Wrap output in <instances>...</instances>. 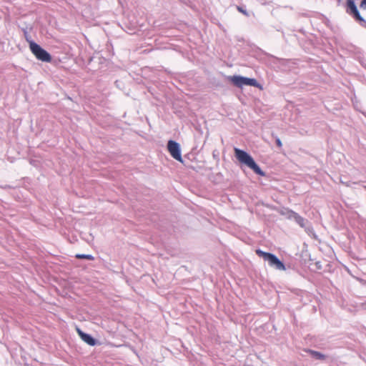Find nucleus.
I'll return each instance as SVG.
<instances>
[{"label":"nucleus","instance_id":"nucleus-1","mask_svg":"<svg viewBox=\"0 0 366 366\" xmlns=\"http://www.w3.org/2000/svg\"><path fill=\"white\" fill-rule=\"evenodd\" d=\"M234 151L235 157L240 163L252 169L257 174H259L262 177L265 176V173L260 169L252 156L249 155L247 152L238 148H234Z\"/></svg>","mask_w":366,"mask_h":366},{"label":"nucleus","instance_id":"nucleus-2","mask_svg":"<svg viewBox=\"0 0 366 366\" xmlns=\"http://www.w3.org/2000/svg\"><path fill=\"white\" fill-rule=\"evenodd\" d=\"M256 254L268 262L269 267L277 269L284 271L286 267L284 263L274 254L264 252L261 249H257Z\"/></svg>","mask_w":366,"mask_h":366},{"label":"nucleus","instance_id":"nucleus-3","mask_svg":"<svg viewBox=\"0 0 366 366\" xmlns=\"http://www.w3.org/2000/svg\"><path fill=\"white\" fill-rule=\"evenodd\" d=\"M229 79L234 86L239 88H242L244 86H252L261 90L263 89L262 86L255 79L235 75L229 76Z\"/></svg>","mask_w":366,"mask_h":366},{"label":"nucleus","instance_id":"nucleus-4","mask_svg":"<svg viewBox=\"0 0 366 366\" xmlns=\"http://www.w3.org/2000/svg\"><path fill=\"white\" fill-rule=\"evenodd\" d=\"M29 48L33 54L40 61L44 62H50L51 61V56L49 52L41 48L36 43L31 41H29Z\"/></svg>","mask_w":366,"mask_h":366},{"label":"nucleus","instance_id":"nucleus-5","mask_svg":"<svg viewBox=\"0 0 366 366\" xmlns=\"http://www.w3.org/2000/svg\"><path fill=\"white\" fill-rule=\"evenodd\" d=\"M167 149L171 156L176 160L182 162L181 150L179 144L173 140H169L167 143Z\"/></svg>","mask_w":366,"mask_h":366},{"label":"nucleus","instance_id":"nucleus-6","mask_svg":"<svg viewBox=\"0 0 366 366\" xmlns=\"http://www.w3.org/2000/svg\"><path fill=\"white\" fill-rule=\"evenodd\" d=\"M346 11L352 16L355 20L359 21H364V19L361 16L354 0H347L346 1Z\"/></svg>","mask_w":366,"mask_h":366},{"label":"nucleus","instance_id":"nucleus-7","mask_svg":"<svg viewBox=\"0 0 366 366\" xmlns=\"http://www.w3.org/2000/svg\"><path fill=\"white\" fill-rule=\"evenodd\" d=\"M76 332L79 337H81V339L86 344H88L90 346H94L96 345V340L90 335L84 332L79 328H76Z\"/></svg>","mask_w":366,"mask_h":366},{"label":"nucleus","instance_id":"nucleus-8","mask_svg":"<svg viewBox=\"0 0 366 366\" xmlns=\"http://www.w3.org/2000/svg\"><path fill=\"white\" fill-rule=\"evenodd\" d=\"M293 220L297 224H299L301 227H302V228H305L306 227V224L307 223V220L305 219V218H303L302 217H301L299 214H297L296 215V217L295 216V218L293 219Z\"/></svg>","mask_w":366,"mask_h":366},{"label":"nucleus","instance_id":"nucleus-9","mask_svg":"<svg viewBox=\"0 0 366 366\" xmlns=\"http://www.w3.org/2000/svg\"><path fill=\"white\" fill-rule=\"evenodd\" d=\"M281 214L282 215L285 216L286 218H287L288 219H291V220H293V219L295 218V216L296 217V215L297 214V212H295L292 210H290V209H287L282 210Z\"/></svg>","mask_w":366,"mask_h":366},{"label":"nucleus","instance_id":"nucleus-10","mask_svg":"<svg viewBox=\"0 0 366 366\" xmlns=\"http://www.w3.org/2000/svg\"><path fill=\"white\" fill-rule=\"evenodd\" d=\"M281 214L282 215L285 216L286 218H287L288 219H291V220H293V219L295 218V216L296 217V215L297 214V212H295L292 210H290V209H287L282 210Z\"/></svg>","mask_w":366,"mask_h":366},{"label":"nucleus","instance_id":"nucleus-11","mask_svg":"<svg viewBox=\"0 0 366 366\" xmlns=\"http://www.w3.org/2000/svg\"><path fill=\"white\" fill-rule=\"evenodd\" d=\"M308 352L312 355V357H314V358H315L317 360H323L325 359V355L322 354L320 352L309 350Z\"/></svg>","mask_w":366,"mask_h":366},{"label":"nucleus","instance_id":"nucleus-12","mask_svg":"<svg viewBox=\"0 0 366 366\" xmlns=\"http://www.w3.org/2000/svg\"><path fill=\"white\" fill-rule=\"evenodd\" d=\"M76 257L78 258V259H89V260H93L94 259V257L91 254H76Z\"/></svg>","mask_w":366,"mask_h":366},{"label":"nucleus","instance_id":"nucleus-13","mask_svg":"<svg viewBox=\"0 0 366 366\" xmlns=\"http://www.w3.org/2000/svg\"><path fill=\"white\" fill-rule=\"evenodd\" d=\"M237 10L241 12L242 14H243L244 15H245L246 16H249V14L248 12L247 11L246 9H244L243 7L242 6H237Z\"/></svg>","mask_w":366,"mask_h":366},{"label":"nucleus","instance_id":"nucleus-14","mask_svg":"<svg viewBox=\"0 0 366 366\" xmlns=\"http://www.w3.org/2000/svg\"><path fill=\"white\" fill-rule=\"evenodd\" d=\"M360 7L362 9H366V0H362L360 4Z\"/></svg>","mask_w":366,"mask_h":366},{"label":"nucleus","instance_id":"nucleus-15","mask_svg":"<svg viewBox=\"0 0 366 366\" xmlns=\"http://www.w3.org/2000/svg\"><path fill=\"white\" fill-rule=\"evenodd\" d=\"M276 143H277V145L279 147H282V142H281V140H280L279 138H277V139H276Z\"/></svg>","mask_w":366,"mask_h":366}]
</instances>
